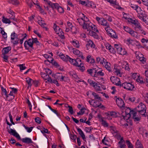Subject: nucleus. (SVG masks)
Masks as SVG:
<instances>
[{"mask_svg":"<svg viewBox=\"0 0 148 148\" xmlns=\"http://www.w3.org/2000/svg\"><path fill=\"white\" fill-rule=\"evenodd\" d=\"M1 89L2 91L1 93L2 95H4L6 96L7 99H8V95L7 94V92L5 88H4L2 86H1Z\"/></svg>","mask_w":148,"mask_h":148,"instance_id":"nucleus-41","label":"nucleus"},{"mask_svg":"<svg viewBox=\"0 0 148 148\" xmlns=\"http://www.w3.org/2000/svg\"><path fill=\"white\" fill-rule=\"evenodd\" d=\"M8 133L15 136L17 139H21V137L19 134L16 132V130L12 129L11 128H10L9 130L8 131Z\"/></svg>","mask_w":148,"mask_h":148,"instance_id":"nucleus-24","label":"nucleus"},{"mask_svg":"<svg viewBox=\"0 0 148 148\" xmlns=\"http://www.w3.org/2000/svg\"><path fill=\"white\" fill-rule=\"evenodd\" d=\"M108 2L110 3V5L113 6L114 5H115L116 3V0H106Z\"/></svg>","mask_w":148,"mask_h":148,"instance_id":"nucleus-55","label":"nucleus"},{"mask_svg":"<svg viewBox=\"0 0 148 148\" xmlns=\"http://www.w3.org/2000/svg\"><path fill=\"white\" fill-rule=\"evenodd\" d=\"M120 87H122L124 89L131 91H132L134 88V86L132 83L127 82L121 84Z\"/></svg>","mask_w":148,"mask_h":148,"instance_id":"nucleus-14","label":"nucleus"},{"mask_svg":"<svg viewBox=\"0 0 148 148\" xmlns=\"http://www.w3.org/2000/svg\"><path fill=\"white\" fill-rule=\"evenodd\" d=\"M71 44L75 48H79L80 47V43L79 41L75 39L70 41Z\"/></svg>","mask_w":148,"mask_h":148,"instance_id":"nucleus-28","label":"nucleus"},{"mask_svg":"<svg viewBox=\"0 0 148 148\" xmlns=\"http://www.w3.org/2000/svg\"><path fill=\"white\" fill-rule=\"evenodd\" d=\"M114 46L116 49L117 52L122 47L121 45L118 44H115Z\"/></svg>","mask_w":148,"mask_h":148,"instance_id":"nucleus-59","label":"nucleus"},{"mask_svg":"<svg viewBox=\"0 0 148 148\" xmlns=\"http://www.w3.org/2000/svg\"><path fill=\"white\" fill-rule=\"evenodd\" d=\"M110 79L113 84L120 87L121 83L119 78L116 76H112L110 77Z\"/></svg>","mask_w":148,"mask_h":148,"instance_id":"nucleus-16","label":"nucleus"},{"mask_svg":"<svg viewBox=\"0 0 148 148\" xmlns=\"http://www.w3.org/2000/svg\"><path fill=\"white\" fill-rule=\"evenodd\" d=\"M104 45L106 49H108L110 52L112 53H114L115 52V50L114 48L108 43L106 42L105 43Z\"/></svg>","mask_w":148,"mask_h":148,"instance_id":"nucleus-26","label":"nucleus"},{"mask_svg":"<svg viewBox=\"0 0 148 148\" xmlns=\"http://www.w3.org/2000/svg\"><path fill=\"white\" fill-rule=\"evenodd\" d=\"M23 126L24 127L27 131L28 133H30L32 131L33 127H27L25 126L24 124H23Z\"/></svg>","mask_w":148,"mask_h":148,"instance_id":"nucleus-52","label":"nucleus"},{"mask_svg":"<svg viewBox=\"0 0 148 148\" xmlns=\"http://www.w3.org/2000/svg\"><path fill=\"white\" fill-rule=\"evenodd\" d=\"M118 53L121 55H124L127 54V52L124 48H123L122 47Z\"/></svg>","mask_w":148,"mask_h":148,"instance_id":"nucleus-42","label":"nucleus"},{"mask_svg":"<svg viewBox=\"0 0 148 148\" xmlns=\"http://www.w3.org/2000/svg\"><path fill=\"white\" fill-rule=\"evenodd\" d=\"M9 2L14 5H17L19 3L17 0H9Z\"/></svg>","mask_w":148,"mask_h":148,"instance_id":"nucleus-58","label":"nucleus"},{"mask_svg":"<svg viewBox=\"0 0 148 148\" xmlns=\"http://www.w3.org/2000/svg\"><path fill=\"white\" fill-rule=\"evenodd\" d=\"M135 40H132L130 38H129L125 40V42L127 44L129 45H134Z\"/></svg>","mask_w":148,"mask_h":148,"instance_id":"nucleus-43","label":"nucleus"},{"mask_svg":"<svg viewBox=\"0 0 148 148\" xmlns=\"http://www.w3.org/2000/svg\"><path fill=\"white\" fill-rule=\"evenodd\" d=\"M135 80L138 83L140 84H142L144 83L143 78L140 75L136 78Z\"/></svg>","mask_w":148,"mask_h":148,"instance_id":"nucleus-47","label":"nucleus"},{"mask_svg":"<svg viewBox=\"0 0 148 148\" xmlns=\"http://www.w3.org/2000/svg\"><path fill=\"white\" fill-rule=\"evenodd\" d=\"M0 29H1V32L2 34L3 37L4 38H7V34L4 32V30H2V28L0 27Z\"/></svg>","mask_w":148,"mask_h":148,"instance_id":"nucleus-60","label":"nucleus"},{"mask_svg":"<svg viewBox=\"0 0 148 148\" xmlns=\"http://www.w3.org/2000/svg\"><path fill=\"white\" fill-rule=\"evenodd\" d=\"M57 54L58 56L60 58L62 59L64 61H67V55L66 56H65L64 54L61 53H60L59 51H58L57 53Z\"/></svg>","mask_w":148,"mask_h":148,"instance_id":"nucleus-37","label":"nucleus"},{"mask_svg":"<svg viewBox=\"0 0 148 148\" xmlns=\"http://www.w3.org/2000/svg\"><path fill=\"white\" fill-rule=\"evenodd\" d=\"M26 82L28 85V87H31L32 85V83L34 82V81L29 77L26 78Z\"/></svg>","mask_w":148,"mask_h":148,"instance_id":"nucleus-39","label":"nucleus"},{"mask_svg":"<svg viewBox=\"0 0 148 148\" xmlns=\"http://www.w3.org/2000/svg\"><path fill=\"white\" fill-rule=\"evenodd\" d=\"M102 142L104 144L106 145H108L109 143V141L108 140V138L106 137H105L102 140Z\"/></svg>","mask_w":148,"mask_h":148,"instance_id":"nucleus-50","label":"nucleus"},{"mask_svg":"<svg viewBox=\"0 0 148 148\" xmlns=\"http://www.w3.org/2000/svg\"><path fill=\"white\" fill-rule=\"evenodd\" d=\"M19 39L18 37V35L15 32H13L11 35V41L14 45H17L18 43Z\"/></svg>","mask_w":148,"mask_h":148,"instance_id":"nucleus-12","label":"nucleus"},{"mask_svg":"<svg viewBox=\"0 0 148 148\" xmlns=\"http://www.w3.org/2000/svg\"><path fill=\"white\" fill-rule=\"evenodd\" d=\"M57 10L58 12L60 13H63L64 12V10L63 8L61 6H59L57 7Z\"/></svg>","mask_w":148,"mask_h":148,"instance_id":"nucleus-61","label":"nucleus"},{"mask_svg":"<svg viewBox=\"0 0 148 148\" xmlns=\"http://www.w3.org/2000/svg\"><path fill=\"white\" fill-rule=\"evenodd\" d=\"M130 21L131 23L134 24L135 26V28L138 29V30L142 27L141 26L140 23L136 19H130Z\"/></svg>","mask_w":148,"mask_h":148,"instance_id":"nucleus-21","label":"nucleus"},{"mask_svg":"<svg viewBox=\"0 0 148 148\" xmlns=\"http://www.w3.org/2000/svg\"><path fill=\"white\" fill-rule=\"evenodd\" d=\"M137 12L138 13V17L143 22H146V20L145 19L147 16L145 12L142 10L140 8H138Z\"/></svg>","mask_w":148,"mask_h":148,"instance_id":"nucleus-11","label":"nucleus"},{"mask_svg":"<svg viewBox=\"0 0 148 148\" xmlns=\"http://www.w3.org/2000/svg\"><path fill=\"white\" fill-rule=\"evenodd\" d=\"M67 61L69 60L71 64L75 66L76 62V59H74L70 58L69 56L67 55Z\"/></svg>","mask_w":148,"mask_h":148,"instance_id":"nucleus-44","label":"nucleus"},{"mask_svg":"<svg viewBox=\"0 0 148 148\" xmlns=\"http://www.w3.org/2000/svg\"><path fill=\"white\" fill-rule=\"evenodd\" d=\"M95 19L97 22V23L99 25H100L103 27L108 26L109 23L107 20L103 18H100L96 16Z\"/></svg>","mask_w":148,"mask_h":148,"instance_id":"nucleus-9","label":"nucleus"},{"mask_svg":"<svg viewBox=\"0 0 148 148\" xmlns=\"http://www.w3.org/2000/svg\"><path fill=\"white\" fill-rule=\"evenodd\" d=\"M88 82L90 85L92 87L97 91H100L102 90L101 85L99 82H96L91 79H89Z\"/></svg>","mask_w":148,"mask_h":148,"instance_id":"nucleus-5","label":"nucleus"},{"mask_svg":"<svg viewBox=\"0 0 148 148\" xmlns=\"http://www.w3.org/2000/svg\"><path fill=\"white\" fill-rule=\"evenodd\" d=\"M119 139L120 140L118 143L119 147L120 148H125L126 145L123 140V138L121 136V138H120Z\"/></svg>","mask_w":148,"mask_h":148,"instance_id":"nucleus-31","label":"nucleus"},{"mask_svg":"<svg viewBox=\"0 0 148 148\" xmlns=\"http://www.w3.org/2000/svg\"><path fill=\"white\" fill-rule=\"evenodd\" d=\"M126 143L128 146L129 148H134L132 144L128 140H126Z\"/></svg>","mask_w":148,"mask_h":148,"instance_id":"nucleus-64","label":"nucleus"},{"mask_svg":"<svg viewBox=\"0 0 148 148\" xmlns=\"http://www.w3.org/2000/svg\"><path fill=\"white\" fill-rule=\"evenodd\" d=\"M55 32L62 39H64L65 38L64 33L62 32V29L60 28Z\"/></svg>","mask_w":148,"mask_h":148,"instance_id":"nucleus-33","label":"nucleus"},{"mask_svg":"<svg viewBox=\"0 0 148 148\" xmlns=\"http://www.w3.org/2000/svg\"><path fill=\"white\" fill-rule=\"evenodd\" d=\"M114 72L115 74L116 75L119 77H121L122 73L120 72V70L115 68Z\"/></svg>","mask_w":148,"mask_h":148,"instance_id":"nucleus-49","label":"nucleus"},{"mask_svg":"<svg viewBox=\"0 0 148 148\" xmlns=\"http://www.w3.org/2000/svg\"><path fill=\"white\" fill-rule=\"evenodd\" d=\"M105 118L106 119L110 120L112 119V117L109 112L106 113L105 114Z\"/></svg>","mask_w":148,"mask_h":148,"instance_id":"nucleus-54","label":"nucleus"},{"mask_svg":"<svg viewBox=\"0 0 148 148\" xmlns=\"http://www.w3.org/2000/svg\"><path fill=\"white\" fill-rule=\"evenodd\" d=\"M133 114V118L134 121L137 122H139L140 119L141 115L140 114H138V113L137 112H134L132 114Z\"/></svg>","mask_w":148,"mask_h":148,"instance_id":"nucleus-27","label":"nucleus"},{"mask_svg":"<svg viewBox=\"0 0 148 148\" xmlns=\"http://www.w3.org/2000/svg\"><path fill=\"white\" fill-rule=\"evenodd\" d=\"M138 30L139 31V32L142 34L147 35L148 34L147 32L144 29L142 28V27Z\"/></svg>","mask_w":148,"mask_h":148,"instance_id":"nucleus-46","label":"nucleus"},{"mask_svg":"<svg viewBox=\"0 0 148 148\" xmlns=\"http://www.w3.org/2000/svg\"><path fill=\"white\" fill-rule=\"evenodd\" d=\"M96 60L98 63H100L109 71H111L110 68V63L107 61V60L104 58H101L99 57H98L96 58Z\"/></svg>","mask_w":148,"mask_h":148,"instance_id":"nucleus-6","label":"nucleus"},{"mask_svg":"<svg viewBox=\"0 0 148 148\" xmlns=\"http://www.w3.org/2000/svg\"><path fill=\"white\" fill-rule=\"evenodd\" d=\"M92 95L94 97L95 99H101V98L99 96V95L95 92H92Z\"/></svg>","mask_w":148,"mask_h":148,"instance_id":"nucleus-63","label":"nucleus"},{"mask_svg":"<svg viewBox=\"0 0 148 148\" xmlns=\"http://www.w3.org/2000/svg\"><path fill=\"white\" fill-rule=\"evenodd\" d=\"M2 21L3 23L6 24L10 23H11V22L9 19L7 18H5L4 17L3 18Z\"/></svg>","mask_w":148,"mask_h":148,"instance_id":"nucleus-53","label":"nucleus"},{"mask_svg":"<svg viewBox=\"0 0 148 148\" xmlns=\"http://www.w3.org/2000/svg\"><path fill=\"white\" fill-rule=\"evenodd\" d=\"M123 29L125 31L129 33L132 36L137 38H139V36L138 35V33L128 26H123Z\"/></svg>","mask_w":148,"mask_h":148,"instance_id":"nucleus-8","label":"nucleus"},{"mask_svg":"<svg viewBox=\"0 0 148 148\" xmlns=\"http://www.w3.org/2000/svg\"><path fill=\"white\" fill-rule=\"evenodd\" d=\"M125 112L126 113V116H124V120L128 121L129 118L130 117V115L132 114L133 112V110H131V108H127L125 110ZM127 122H128L127 121Z\"/></svg>","mask_w":148,"mask_h":148,"instance_id":"nucleus-19","label":"nucleus"},{"mask_svg":"<svg viewBox=\"0 0 148 148\" xmlns=\"http://www.w3.org/2000/svg\"><path fill=\"white\" fill-rule=\"evenodd\" d=\"M116 101L117 105L120 108L125 106V104L123 100L121 98H117L116 99Z\"/></svg>","mask_w":148,"mask_h":148,"instance_id":"nucleus-22","label":"nucleus"},{"mask_svg":"<svg viewBox=\"0 0 148 148\" xmlns=\"http://www.w3.org/2000/svg\"><path fill=\"white\" fill-rule=\"evenodd\" d=\"M104 29L110 35H112V32L113 31L110 27L109 23L108 24V26H105Z\"/></svg>","mask_w":148,"mask_h":148,"instance_id":"nucleus-36","label":"nucleus"},{"mask_svg":"<svg viewBox=\"0 0 148 148\" xmlns=\"http://www.w3.org/2000/svg\"><path fill=\"white\" fill-rule=\"evenodd\" d=\"M130 6L132 8L135 10H136L137 12L138 10V8H140V7L136 5H134V4H132V3L130 4Z\"/></svg>","mask_w":148,"mask_h":148,"instance_id":"nucleus-56","label":"nucleus"},{"mask_svg":"<svg viewBox=\"0 0 148 148\" xmlns=\"http://www.w3.org/2000/svg\"><path fill=\"white\" fill-rule=\"evenodd\" d=\"M75 66L78 67L79 70L82 72L84 71L85 70V68L84 66L83 63L79 58L76 59Z\"/></svg>","mask_w":148,"mask_h":148,"instance_id":"nucleus-15","label":"nucleus"},{"mask_svg":"<svg viewBox=\"0 0 148 148\" xmlns=\"http://www.w3.org/2000/svg\"><path fill=\"white\" fill-rule=\"evenodd\" d=\"M122 66V67L124 68L126 71H129L130 70L129 65L126 62L124 61L123 62Z\"/></svg>","mask_w":148,"mask_h":148,"instance_id":"nucleus-38","label":"nucleus"},{"mask_svg":"<svg viewBox=\"0 0 148 148\" xmlns=\"http://www.w3.org/2000/svg\"><path fill=\"white\" fill-rule=\"evenodd\" d=\"M52 76L55 79L60 80L61 81L67 82L69 81V79L68 77L63 76L61 73H57L54 75L53 74Z\"/></svg>","mask_w":148,"mask_h":148,"instance_id":"nucleus-10","label":"nucleus"},{"mask_svg":"<svg viewBox=\"0 0 148 148\" xmlns=\"http://www.w3.org/2000/svg\"><path fill=\"white\" fill-rule=\"evenodd\" d=\"M48 61L50 63H52L54 65L56 66V67H58L59 65L57 63L54 61L52 58H51V59L48 60Z\"/></svg>","mask_w":148,"mask_h":148,"instance_id":"nucleus-51","label":"nucleus"},{"mask_svg":"<svg viewBox=\"0 0 148 148\" xmlns=\"http://www.w3.org/2000/svg\"><path fill=\"white\" fill-rule=\"evenodd\" d=\"M98 117L99 121L105 127H107L108 126V123L106 121L104 120L103 118L100 115H98Z\"/></svg>","mask_w":148,"mask_h":148,"instance_id":"nucleus-30","label":"nucleus"},{"mask_svg":"<svg viewBox=\"0 0 148 148\" xmlns=\"http://www.w3.org/2000/svg\"><path fill=\"white\" fill-rule=\"evenodd\" d=\"M40 74L41 77L44 80H47V81L46 82H48L51 83H54L57 86L60 85L58 83L56 79L53 80L49 75H47L45 73L42 72H40Z\"/></svg>","mask_w":148,"mask_h":148,"instance_id":"nucleus-4","label":"nucleus"},{"mask_svg":"<svg viewBox=\"0 0 148 148\" xmlns=\"http://www.w3.org/2000/svg\"><path fill=\"white\" fill-rule=\"evenodd\" d=\"M90 105L95 108H100L104 109L105 108L104 106L102 105L101 103L98 101H94L93 100L88 101Z\"/></svg>","mask_w":148,"mask_h":148,"instance_id":"nucleus-13","label":"nucleus"},{"mask_svg":"<svg viewBox=\"0 0 148 148\" xmlns=\"http://www.w3.org/2000/svg\"><path fill=\"white\" fill-rule=\"evenodd\" d=\"M72 52L75 57L80 58L82 59L84 58L83 53L76 48H73L72 49Z\"/></svg>","mask_w":148,"mask_h":148,"instance_id":"nucleus-18","label":"nucleus"},{"mask_svg":"<svg viewBox=\"0 0 148 148\" xmlns=\"http://www.w3.org/2000/svg\"><path fill=\"white\" fill-rule=\"evenodd\" d=\"M95 45L92 40H89L87 41V44L86 45V47L88 49H89L90 47L92 48H95Z\"/></svg>","mask_w":148,"mask_h":148,"instance_id":"nucleus-29","label":"nucleus"},{"mask_svg":"<svg viewBox=\"0 0 148 148\" xmlns=\"http://www.w3.org/2000/svg\"><path fill=\"white\" fill-rule=\"evenodd\" d=\"M67 24V26L66 27V32H68L70 31L72 34H75L78 32V30L76 27L73 25L71 23L68 21Z\"/></svg>","mask_w":148,"mask_h":148,"instance_id":"nucleus-7","label":"nucleus"},{"mask_svg":"<svg viewBox=\"0 0 148 148\" xmlns=\"http://www.w3.org/2000/svg\"><path fill=\"white\" fill-rule=\"evenodd\" d=\"M11 47L10 46L4 47L3 49V52L4 54H7L11 50Z\"/></svg>","mask_w":148,"mask_h":148,"instance_id":"nucleus-45","label":"nucleus"},{"mask_svg":"<svg viewBox=\"0 0 148 148\" xmlns=\"http://www.w3.org/2000/svg\"><path fill=\"white\" fill-rule=\"evenodd\" d=\"M11 89L10 92L9 94H8V100H12L14 98V95L17 93V90L16 88H10Z\"/></svg>","mask_w":148,"mask_h":148,"instance_id":"nucleus-17","label":"nucleus"},{"mask_svg":"<svg viewBox=\"0 0 148 148\" xmlns=\"http://www.w3.org/2000/svg\"><path fill=\"white\" fill-rule=\"evenodd\" d=\"M110 131L113 136L117 139H119L120 138H121V136L118 132L116 130V128L113 126H111L110 127Z\"/></svg>","mask_w":148,"mask_h":148,"instance_id":"nucleus-20","label":"nucleus"},{"mask_svg":"<svg viewBox=\"0 0 148 148\" xmlns=\"http://www.w3.org/2000/svg\"><path fill=\"white\" fill-rule=\"evenodd\" d=\"M135 54L137 59H139L140 61L142 62H145V58L144 57L143 55L140 52H136Z\"/></svg>","mask_w":148,"mask_h":148,"instance_id":"nucleus-23","label":"nucleus"},{"mask_svg":"<svg viewBox=\"0 0 148 148\" xmlns=\"http://www.w3.org/2000/svg\"><path fill=\"white\" fill-rule=\"evenodd\" d=\"M36 44L37 46H40L41 43L39 42L37 38H32L26 40L24 43V46L26 49L30 51L34 49L33 44Z\"/></svg>","mask_w":148,"mask_h":148,"instance_id":"nucleus-2","label":"nucleus"},{"mask_svg":"<svg viewBox=\"0 0 148 148\" xmlns=\"http://www.w3.org/2000/svg\"><path fill=\"white\" fill-rule=\"evenodd\" d=\"M136 112L138 114L142 116L146 117L147 116L146 108L145 105L142 103H140L136 108Z\"/></svg>","mask_w":148,"mask_h":148,"instance_id":"nucleus-3","label":"nucleus"},{"mask_svg":"<svg viewBox=\"0 0 148 148\" xmlns=\"http://www.w3.org/2000/svg\"><path fill=\"white\" fill-rule=\"evenodd\" d=\"M21 140L23 143L28 144L32 143H33L32 139L28 137L23 138L21 139Z\"/></svg>","mask_w":148,"mask_h":148,"instance_id":"nucleus-35","label":"nucleus"},{"mask_svg":"<svg viewBox=\"0 0 148 148\" xmlns=\"http://www.w3.org/2000/svg\"><path fill=\"white\" fill-rule=\"evenodd\" d=\"M18 66L20 68V71H21L24 70L26 68V67H25V64H19Z\"/></svg>","mask_w":148,"mask_h":148,"instance_id":"nucleus-62","label":"nucleus"},{"mask_svg":"<svg viewBox=\"0 0 148 148\" xmlns=\"http://www.w3.org/2000/svg\"><path fill=\"white\" fill-rule=\"evenodd\" d=\"M77 132H78L79 134L82 137V139L83 140L85 139L86 138L85 135L82 130L78 127L77 128Z\"/></svg>","mask_w":148,"mask_h":148,"instance_id":"nucleus-40","label":"nucleus"},{"mask_svg":"<svg viewBox=\"0 0 148 148\" xmlns=\"http://www.w3.org/2000/svg\"><path fill=\"white\" fill-rule=\"evenodd\" d=\"M79 4L82 5H85L86 6H88V5H91V2L89 1L88 0H87L86 1H82L79 0Z\"/></svg>","mask_w":148,"mask_h":148,"instance_id":"nucleus-32","label":"nucleus"},{"mask_svg":"<svg viewBox=\"0 0 148 148\" xmlns=\"http://www.w3.org/2000/svg\"><path fill=\"white\" fill-rule=\"evenodd\" d=\"M81 18L77 19L79 24L82 26L83 29L86 30V33L90 36L96 39L99 38L98 35L93 31L99 33V31L97 26L90 22L89 19L83 14H82Z\"/></svg>","mask_w":148,"mask_h":148,"instance_id":"nucleus-1","label":"nucleus"},{"mask_svg":"<svg viewBox=\"0 0 148 148\" xmlns=\"http://www.w3.org/2000/svg\"><path fill=\"white\" fill-rule=\"evenodd\" d=\"M93 77H94L93 79L96 82H99V83H103L104 82L103 78L99 76L96 74H95Z\"/></svg>","mask_w":148,"mask_h":148,"instance_id":"nucleus-25","label":"nucleus"},{"mask_svg":"<svg viewBox=\"0 0 148 148\" xmlns=\"http://www.w3.org/2000/svg\"><path fill=\"white\" fill-rule=\"evenodd\" d=\"M136 148H143L140 142L138 140L136 143Z\"/></svg>","mask_w":148,"mask_h":148,"instance_id":"nucleus-48","label":"nucleus"},{"mask_svg":"<svg viewBox=\"0 0 148 148\" xmlns=\"http://www.w3.org/2000/svg\"><path fill=\"white\" fill-rule=\"evenodd\" d=\"M49 54L51 55V56H49L47 54H45L43 55V56L46 58H49L51 60V58H52V57L53 56V54L52 52L49 53Z\"/></svg>","mask_w":148,"mask_h":148,"instance_id":"nucleus-57","label":"nucleus"},{"mask_svg":"<svg viewBox=\"0 0 148 148\" xmlns=\"http://www.w3.org/2000/svg\"><path fill=\"white\" fill-rule=\"evenodd\" d=\"M38 24L41 26L45 29L46 31L48 30V28L45 27L46 24L45 23V21L42 20H39L38 21Z\"/></svg>","mask_w":148,"mask_h":148,"instance_id":"nucleus-34","label":"nucleus"}]
</instances>
